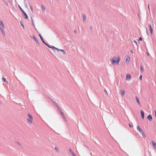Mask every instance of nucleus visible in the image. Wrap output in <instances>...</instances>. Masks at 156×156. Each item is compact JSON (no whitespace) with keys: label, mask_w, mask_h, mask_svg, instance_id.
Segmentation results:
<instances>
[{"label":"nucleus","mask_w":156,"mask_h":156,"mask_svg":"<svg viewBox=\"0 0 156 156\" xmlns=\"http://www.w3.org/2000/svg\"><path fill=\"white\" fill-rule=\"evenodd\" d=\"M111 61L113 65H115V64L118 65L120 61V57L119 56H117V57H114L111 60Z\"/></svg>","instance_id":"1"},{"label":"nucleus","mask_w":156,"mask_h":156,"mask_svg":"<svg viewBox=\"0 0 156 156\" xmlns=\"http://www.w3.org/2000/svg\"><path fill=\"white\" fill-rule=\"evenodd\" d=\"M5 29V26L3 21L0 20V30L4 36H5V34L4 31Z\"/></svg>","instance_id":"2"},{"label":"nucleus","mask_w":156,"mask_h":156,"mask_svg":"<svg viewBox=\"0 0 156 156\" xmlns=\"http://www.w3.org/2000/svg\"><path fill=\"white\" fill-rule=\"evenodd\" d=\"M52 47L53 48H54L58 50H59V51H60L61 52H62L63 53V55H65V54L66 52L64 50H63V49H59L57 48H56L54 47L53 46H52Z\"/></svg>","instance_id":"3"},{"label":"nucleus","mask_w":156,"mask_h":156,"mask_svg":"<svg viewBox=\"0 0 156 156\" xmlns=\"http://www.w3.org/2000/svg\"><path fill=\"white\" fill-rule=\"evenodd\" d=\"M22 12L23 14V16L24 18L26 19H28V16H27V14H26V13L24 11H23Z\"/></svg>","instance_id":"4"},{"label":"nucleus","mask_w":156,"mask_h":156,"mask_svg":"<svg viewBox=\"0 0 156 156\" xmlns=\"http://www.w3.org/2000/svg\"><path fill=\"white\" fill-rule=\"evenodd\" d=\"M131 76L130 75H127L126 76V80H129L130 79Z\"/></svg>","instance_id":"5"},{"label":"nucleus","mask_w":156,"mask_h":156,"mask_svg":"<svg viewBox=\"0 0 156 156\" xmlns=\"http://www.w3.org/2000/svg\"><path fill=\"white\" fill-rule=\"evenodd\" d=\"M147 119L150 121H152V118L151 115H148V116L147 117Z\"/></svg>","instance_id":"6"},{"label":"nucleus","mask_w":156,"mask_h":156,"mask_svg":"<svg viewBox=\"0 0 156 156\" xmlns=\"http://www.w3.org/2000/svg\"><path fill=\"white\" fill-rule=\"evenodd\" d=\"M127 57V58H126V62L127 64H129V63L130 58L128 56Z\"/></svg>","instance_id":"7"},{"label":"nucleus","mask_w":156,"mask_h":156,"mask_svg":"<svg viewBox=\"0 0 156 156\" xmlns=\"http://www.w3.org/2000/svg\"><path fill=\"white\" fill-rule=\"evenodd\" d=\"M140 112L141 114V117L143 119H144V112L143 110H141L140 111Z\"/></svg>","instance_id":"8"},{"label":"nucleus","mask_w":156,"mask_h":156,"mask_svg":"<svg viewBox=\"0 0 156 156\" xmlns=\"http://www.w3.org/2000/svg\"><path fill=\"white\" fill-rule=\"evenodd\" d=\"M33 119H27V120L28 121V123H29L30 124H32L33 122L32 121Z\"/></svg>","instance_id":"9"},{"label":"nucleus","mask_w":156,"mask_h":156,"mask_svg":"<svg viewBox=\"0 0 156 156\" xmlns=\"http://www.w3.org/2000/svg\"><path fill=\"white\" fill-rule=\"evenodd\" d=\"M135 98H136V101L138 103V104H139V105H140V102L139 100L138 99V97L137 96H136Z\"/></svg>","instance_id":"10"},{"label":"nucleus","mask_w":156,"mask_h":156,"mask_svg":"<svg viewBox=\"0 0 156 156\" xmlns=\"http://www.w3.org/2000/svg\"><path fill=\"white\" fill-rule=\"evenodd\" d=\"M152 144L153 147L155 148H156V143L154 141H152Z\"/></svg>","instance_id":"11"},{"label":"nucleus","mask_w":156,"mask_h":156,"mask_svg":"<svg viewBox=\"0 0 156 156\" xmlns=\"http://www.w3.org/2000/svg\"><path fill=\"white\" fill-rule=\"evenodd\" d=\"M33 39L38 44H39V43L37 39L34 36H33Z\"/></svg>","instance_id":"12"},{"label":"nucleus","mask_w":156,"mask_h":156,"mask_svg":"<svg viewBox=\"0 0 156 156\" xmlns=\"http://www.w3.org/2000/svg\"><path fill=\"white\" fill-rule=\"evenodd\" d=\"M39 36L40 37L42 41V42L44 43H45V42H44V39H43L42 37V36H41V35L40 34H39Z\"/></svg>","instance_id":"13"},{"label":"nucleus","mask_w":156,"mask_h":156,"mask_svg":"<svg viewBox=\"0 0 156 156\" xmlns=\"http://www.w3.org/2000/svg\"><path fill=\"white\" fill-rule=\"evenodd\" d=\"M41 7L42 8V10L43 12H44L45 11V7L43 5H41Z\"/></svg>","instance_id":"14"},{"label":"nucleus","mask_w":156,"mask_h":156,"mask_svg":"<svg viewBox=\"0 0 156 156\" xmlns=\"http://www.w3.org/2000/svg\"><path fill=\"white\" fill-rule=\"evenodd\" d=\"M121 95L122 96H124V94H125V91L123 90H122L121 91Z\"/></svg>","instance_id":"15"},{"label":"nucleus","mask_w":156,"mask_h":156,"mask_svg":"<svg viewBox=\"0 0 156 156\" xmlns=\"http://www.w3.org/2000/svg\"><path fill=\"white\" fill-rule=\"evenodd\" d=\"M86 16L85 15H83V21H86Z\"/></svg>","instance_id":"16"},{"label":"nucleus","mask_w":156,"mask_h":156,"mask_svg":"<svg viewBox=\"0 0 156 156\" xmlns=\"http://www.w3.org/2000/svg\"><path fill=\"white\" fill-rule=\"evenodd\" d=\"M69 153L70 154H72L74 153L73 151H72V150L71 148L69 149Z\"/></svg>","instance_id":"17"},{"label":"nucleus","mask_w":156,"mask_h":156,"mask_svg":"<svg viewBox=\"0 0 156 156\" xmlns=\"http://www.w3.org/2000/svg\"><path fill=\"white\" fill-rule=\"evenodd\" d=\"M2 80L4 82H5L6 81L5 78H4L3 76L2 77Z\"/></svg>","instance_id":"18"},{"label":"nucleus","mask_w":156,"mask_h":156,"mask_svg":"<svg viewBox=\"0 0 156 156\" xmlns=\"http://www.w3.org/2000/svg\"><path fill=\"white\" fill-rule=\"evenodd\" d=\"M28 116L29 117V119H33V118L32 116L30 114H28Z\"/></svg>","instance_id":"19"},{"label":"nucleus","mask_w":156,"mask_h":156,"mask_svg":"<svg viewBox=\"0 0 156 156\" xmlns=\"http://www.w3.org/2000/svg\"><path fill=\"white\" fill-rule=\"evenodd\" d=\"M3 1L4 2L5 4L7 5H8V2L6 1L5 0H3Z\"/></svg>","instance_id":"20"},{"label":"nucleus","mask_w":156,"mask_h":156,"mask_svg":"<svg viewBox=\"0 0 156 156\" xmlns=\"http://www.w3.org/2000/svg\"><path fill=\"white\" fill-rule=\"evenodd\" d=\"M140 70L141 72H143L144 71V70L141 65L140 66Z\"/></svg>","instance_id":"21"},{"label":"nucleus","mask_w":156,"mask_h":156,"mask_svg":"<svg viewBox=\"0 0 156 156\" xmlns=\"http://www.w3.org/2000/svg\"><path fill=\"white\" fill-rule=\"evenodd\" d=\"M136 129H137V130L138 131H139V130H140V129H141L140 127V126H137L136 127Z\"/></svg>","instance_id":"22"},{"label":"nucleus","mask_w":156,"mask_h":156,"mask_svg":"<svg viewBox=\"0 0 156 156\" xmlns=\"http://www.w3.org/2000/svg\"><path fill=\"white\" fill-rule=\"evenodd\" d=\"M55 105L56 106V107L58 108V109L59 110H60V108L58 106V105L56 103H55Z\"/></svg>","instance_id":"23"},{"label":"nucleus","mask_w":156,"mask_h":156,"mask_svg":"<svg viewBox=\"0 0 156 156\" xmlns=\"http://www.w3.org/2000/svg\"><path fill=\"white\" fill-rule=\"evenodd\" d=\"M55 105L56 106V107L58 108V109L59 110H60V108L58 106V105L56 103H55Z\"/></svg>","instance_id":"24"},{"label":"nucleus","mask_w":156,"mask_h":156,"mask_svg":"<svg viewBox=\"0 0 156 156\" xmlns=\"http://www.w3.org/2000/svg\"><path fill=\"white\" fill-rule=\"evenodd\" d=\"M18 6H19V8H20V10L22 12H23V11H24L23 10V9H22L21 7H20V5H18Z\"/></svg>","instance_id":"25"},{"label":"nucleus","mask_w":156,"mask_h":156,"mask_svg":"<svg viewBox=\"0 0 156 156\" xmlns=\"http://www.w3.org/2000/svg\"><path fill=\"white\" fill-rule=\"evenodd\" d=\"M24 4L25 7L27 8V5L26 2L25 1L24 2Z\"/></svg>","instance_id":"26"},{"label":"nucleus","mask_w":156,"mask_h":156,"mask_svg":"<svg viewBox=\"0 0 156 156\" xmlns=\"http://www.w3.org/2000/svg\"><path fill=\"white\" fill-rule=\"evenodd\" d=\"M59 111L60 112V113H61V114L62 116H63L64 115V114L61 111V110L60 109V110H59Z\"/></svg>","instance_id":"27"},{"label":"nucleus","mask_w":156,"mask_h":156,"mask_svg":"<svg viewBox=\"0 0 156 156\" xmlns=\"http://www.w3.org/2000/svg\"><path fill=\"white\" fill-rule=\"evenodd\" d=\"M141 134L144 138L146 136L143 132H142V133Z\"/></svg>","instance_id":"28"},{"label":"nucleus","mask_w":156,"mask_h":156,"mask_svg":"<svg viewBox=\"0 0 156 156\" xmlns=\"http://www.w3.org/2000/svg\"><path fill=\"white\" fill-rule=\"evenodd\" d=\"M55 149L57 152H58V149L57 147H55Z\"/></svg>","instance_id":"29"},{"label":"nucleus","mask_w":156,"mask_h":156,"mask_svg":"<svg viewBox=\"0 0 156 156\" xmlns=\"http://www.w3.org/2000/svg\"><path fill=\"white\" fill-rule=\"evenodd\" d=\"M62 117H63V118L64 119V120H65V121H66V118L65 116V115L62 116Z\"/></svg>","instance_id":"30"},{"label":"nucleus","mask_w":156,"mask_h":156,"mask_svg":"<svg viewBox=\"0 0 156 156\" xmlns=\"http://www.w3.org/2000/svg\"><path fill=\"white\" fill-rule=\"evenodd\" d=\"M150 32H151V35H152V34H153V30L152 29H150Z\"/></svg>","instance_id":"31"},{"label":"nucleus","mask_w":156,"mask_h":156,"mask_svg":"<svg viewBox=\"0 0 156 156\" xmlns=\"http://www.w3.org/2000/svg\"><path fill=\"white\" fill-rule=\"evenodd\" d=\"M138 132L141 134L142 132H143L141 129H140V130L138 131Z\"/></svg>","instance_id":"32"},{"label":"nucleus","mask_w":156,"mask_h":156,"mask_svg":"<svg viewBox=\"0 0 156 156\" xmlns=\"http://www.w3.org/2000/svg\"><path fill=\"white\" fill-rule=\"evenodd\" d=\"M133 42L135 43V44L136 45H137V42L136 40H134L133 41Z\"/></svg>","instance_id":"33"},{"label":"nucleus","mask_w":156,"mask_h":156,"mask_svg":"<svg viewBox=\"0 0 156 156\" xmlns=\"http://www.w3.org/2000/svg\"><path fill=\"white\" fill-rule=\"evenodd\" d=\"M139 79L140 80H142V76L141 75H140L139 78Z\"/></svg>","instance_id":"34"},{"label":"nucleus","mask_w":156,"mask_h":156,"mask_svg":"<svg viewBox=\"0 0 156 156\" xmlns=\"http://www.w3.org/2000/svg\"><path fill=\"white\" fill-rule=\"evenodd\" d=\"M30 9L32 11V12H33V8L31 6V5H30Z\"/></svg>","instance_id":"35"},{"label":"nucleus","mask_w":156,"mask_h":156,"mask_svg":"<svg viewBox=\"0 0 156 156\" xmlns=\"http://www.w3.org/2000/svg\"><path fill=\"white\" fill-rule=\"evenodd\" d=\"M148 26L149 27V28H150V29H152V27H151V26L150 24H149L148 25Z\"/></svg>","instance_id":"36"},{"label":"nucleus","mask_w":156,"mask_h":156,"mask_svg":"<svg viewBox=\"0 0 156 156\" xmlns=\"http://www.w3.org/2000/svg\"><path fill=\"white\" fill-rule=\"evenodd\" d=\"M139 41H142V38L141 37H140L139 39Z\"/></svg>","instance_id":"37"},{"label":"nucleus","mask_w":156,"mask_h":156,"mask_svg":"<svg viewBox=\"0 0 156 156\" xmlns=\"http://www.w3.org/2000/svg\"><path fill=\"white\" fill-rule=\"evenodd\" d=\"M73 156H76V154L74 153H73V154H72Z\"/></svg>","instance_id":"38"},{"label":"nucleus","mask_w":156,"mask_h":156,"mask_svg":"<svg viewBox=\"0 0 156 156\" xmlns=\"http://www.w3.org/2000/svg\"><path fill=\"white\" fill-rule=\"evenodd\" d=\"M148 8L149 11H150V8H149V4H148Z\"/></svg>","instance_id":"39"},{"label":"nucleus","mask_w":156,"mask_h":156,"mask_svg":"<svg viewBox=\"0 0 156 156\" xmlns=\"http://www.w3.org/2000/svg\"><path fill=\"white\" fill-rule=\"evenodd\" d=\"M47 46H48L49 45L48 44H46L45 42V43H44Z\"/></svg>","instance_id":"40"},{"label":"nucleus","mask_w":156,"mask_h":156,"mask_svg":"<svg viewBox=\"0 0 156 156\" xmlns=\"http://www.w3.org/2000/svg\"><path fill=\"white\" fill-rule=\"evenodd\" d=\"M129 126L130 127H132V126L130 124H129Z\"/></svg>","instance_id":"41"},{"label":"nucleus","mask_w":156,"mask_h":156,"mask_svg":"<svg viewBox=\"0 0 156 156\" xmlns=\"http://www.w3.org/2000/svg\"><path fill=\"white\" fill-rule=\"evenodd\" d=\"M48 47L49 48H53L52 46V47H51L50 46H49V45H48Z\"/></svg>","instance_id":"42"},{"label":"nucleus","mask_w":156,"mask_h":156,"mask_svg":"<svg viewBox=\"0 0 156 156\" xmlns=\"http://www.w3.org/2000/svg\"><path fill=\"white\" fill-rule=\"evenodd\" d=\"M32 23L33 24V25H34V26H35L34 25V23H33V20H32Z\"/></svg>","instance_id":"43"},{"label":"nucleus","mask_w":156,"mask_h":156,"mask_svg":"<svg viewBox=\"0 0 156 156\" xmlns=\"http://www.w3.org/2000/svg\"><path fill=\"white\" fill-rule=\"evenodd\" d=\"M21 25L23 28H24V26L23 24H21Z\"/></svg>","instance_id":"44"},{"label":"nucleus","mask_w":156,"mask_h":156,"mask_svg":"<svg viewBox=\"0 0 156 156\" xmlns=\"http://www.w3.org/2000/svg\"><path fill=\"white\" fill-rule=\"evenodd\" d=\"M154 112H155V117H156V111H154Z\"/></svg>","instance_id":"45"},{"label":"nucleus","mask_w":156,"mask_h":156,"mask_svg":"<svg viewBox=\"0 0 156 156\" xmlns=\"http://www.w3.org/2000/svg\"><path fill=\"white\" fill-rule=\"evenodd\" d=\"M146 33L147 34H148V32H147V29H146Z\"/></svg>","instance_id":"46"},{"label":"nucleus","mask_w":156,"mask_h":156,"mask_svg":"<svg viewBox=\"0 0 156 156\" xmlns=\"http://www.w3.org/2000/svg\"><path fill=\"white\" fill-rule=\"evenodd\" d=\"M53 102L55 105V103H56V102L55 101H53Z\"/></svg>","instance_id":"47"},{"label":"nucleus","mask_w":156,"mask_h":156,"mask_svg":"<svg viewBox=\"0 0 156 156\" xmlns=\"http://www.w3.org/2000/svg\"><path fill=\"white\" fill-rule=\"evenodd\" d=\"M17 144H19V145H20V142H17Z\"/></svg>","instance_id":"48"},{"label":"nucleus","mask_w":156,"mask_h":156,"mask_svg":"<svg viewBox=\"0 0 156 156\" xmlns=\"http://www.w3.org/2000/svg\"><path fill=\"white\" fill-rule=\"evenodd\" d=\"M105 92H106V93H107V92L105 90Z\"/></svg>","instance_id":"49"},{"label":"nucleus","mask_w":156,"mask_h":156,"mask_svg":"<svg viewBox=\"0 0 156 156\" xmlns=\"http://www.w3.org/2000/svg\"><path fill=\"white\" fill-rule=\"evenodd\" d=\"M131 52L132 53H133V51H132V50H131Z\"/></svg>","instance_id":"50"},{"label":"nucleus","mask_w":156,"mask_h":156,"mask_svg":"<svg viewBox=\"0 0 156 156\" xmlns=\"http://www.w3.org/2000/svg\"><path fill=\"white\" fill-rule=\"evenodd\" d=\"M34 27H35V29L36 30H37V29H36V28H35V26H34Z\"/></svg>","instance_id":"51"},{"label":"nucleus","mask_w":156,"mask_h":156,"mask_svg":"<svg viewBox=\"0 0 156 156\" xmlns=\"http://www.w3.org/2000/svg\"><path fill=\"white\" fill-rule=\"evenodd\" d=\"M74 32H75V33H76V30H75V31H74Z\"/></svg>","instance_id":"52"},{"label":"nucleus","mask_w":156,"mask_h":156,"mask_svg":"<svg viewBox=\"0 0 156 156\" xmlns=\"http://www.w3.org/2000/svg\"><path fill=\"white\" fill-rule=\"evenodd\" d=\"M90 27V29H92V27Z\"/></svg>","instance_id":"53"},{"label":"nucleus","mask_w":156,"mask_h":156,"mask_svg":"<svg viewBox=\"0 0 156 156\" xmlns=\"http://www.w3.org/2000/svg\"><path fill=\"white\" fill-rule=\"evenodd\" d=\"M90 155H91L92 156V154L91 153H90Z\"/></svg>","instance_id":"54"}]
</instances>
